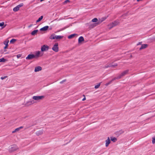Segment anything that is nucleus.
<instances>
[{
	"instance_id": "f257e3e1",
	"label": "nucleus",
	"mask_w": 155,
	"mask_h": 155,
	"mask_svg": "<svg viewBox=\"0 0 155 155\" xmlns=\"http://www.w3.org/2000/svg\"><path fill=\"white\" fill-rule=\"evenodd\" d=\"M18 149V147L16 145H13L11 146V147L9 149V151L10 152H13L16 150Z\"/></svg>"
},
{
	"instance_id": "f03ea898",
	"label": "nucleus",
	"mask_w": 155,
	"mask_h": 155,
	"mask_svg": "<svg viewBox=\"0 0 155 155\" xmlns=\"http://www.w3.org/2000/svg\"><path fill=\"white\" fill-rule=\"evenodd\" d=\"M129 71L128 70H127L124 71H123L117 77V80H118L121 78V77L123 76H125V75L127 74Z\"/></svg>"
},
{
	"instance_id": "7ed1b4c3",
	"label": "nucleus",
	"mask_w": 155,
	"mask_h": 155,
	"mask_svg": "<svg viewBox=\"0 0 155 155\" xmlns=\"http://www.w3.org/2000/svg\"><path fill=\"white\" fill-rule=\"evenodd\" d=\"M106 17H103L101 19H100L99 20L97 23H94L93 26L92 27V28H93L96 25H99L101 23L102 21H104L106 18Z\"/></svg>"
},
{
	"instance_id": "20e7f679",
	"label": "nucleus",
	"mask_w": 155,
	"mask_h": 155,
	"mask_svg": "<svg viewBox=\"0 0 155 155\" xmlns=\"http://www.w3.org/2000/svg\"><path fill=\"white\" fill-rule=\"evenodd\" d=\"M49 48V46L47 45H43L41 46V51L42 52H44L48 51Z\"/></svg>"
},
{
	"instance_id": "39448f33",
	"label": "nucleus",
	"mask_w": 155,
	"mask_h": 155,
	"mask_svg": "<svg viewBox=\"0 0 155 155\" xmlns=\"http://www.w3.org/2000/svg\"><path fill=\"white\" fill-rule=\"evenodd\" d=\"M58 43H55L52 48V49L55 52L58 51Z\"/></svg>"
},
{
	"instance_id": "423d86ee",
	"label": "nucleus",
	"mask_w": 155,
	"mask_h": 155,
	"mask_svg": "<svg viewBox=\"0 0 155 155\" xmlns=\"http://www.w3.org/2000/svg\"><path fill=\"white\" fill-rule=\"evenodd\" d=\"M44 97V96H34L32 98L34 100L38 101L41 100Z\"/></svg>"
},
{
	"instance_id": "0eeeda50",
	"label": "nucleus",
	"mask_w": 155,
	"mask_h": 155,
	"mask_svg": "<svg viewBox=\"0 0 155 155\" xmlns=\"http://www.w3.org/2000/svg\"><path fill=\"white\" fill-rule=\"evenodd\" d=\"M35 103L34 101L32 99H30L29 101L26 102L25 104L26 106H28L29 105L33 104Z\"/></svg>"
},
{
	"instance_id": "6e6552de",
	"label": "nucleus",
	"mask_w": 155,
	"mask_h": 155,
	"mask_svg": "<svg viewBox=\"0 0 155 155\" xmlns=\"http://www.w3.org/2000/svg\"><path fill=\"white\" fill-rule=\"evenodd\" d=\"M119 23V22H118V21H114V22H113L112 23V24H111L110 25V28H112L113 27L117 25H118Z\"/></svg>"
},
{
	"instance_id": "1a4fd4ad",
	"label": "nucleus",
	"mask_w": 155,
	"mask_h": 155,
	"mask_svg": "<svg viewBox=\"0 0 155 155\" xmlns=\"http://www.w3.org/2000/svg\"><path fill=\"white\" fill-rule=\"evenodd\" d=\"M35 58V55L34 54H29L26 57V59L27 60H31Z\"/></svg>"
},
{
	"instance_id": "9d476101",
	"label": "nucleus",
	"mask_w": 155,
	"mask_h": 155,
	"mask_svg": "<svg viewBox=\"0 0 155 155\" xmlns=\"http://www.w3.org/2000/svg\"><path fill=\"white\" fill-rule=\"evenodd\" d=\"M49 28L48 26H46L40 29L41 31H45L47 30Z\"/></svg>"
},
{
	"instance_id": "9b49d317",
	"label": "nucleus",
	"mask_w": 155,
	"mask_h": 155,
	"mask_svg": "<svg viewBox=\"0 0 155 155\" xmlns=\"http://www.w3.org/2000/svg\"><path fill=\"white\" fill-rule=\"evenodd\" d=\"M105 142V146L106 147H107L110 143V140L109 137H108L107 139L106 140Z\"/></svg>"
},
{
	"instance_id": "f8f14e48",
	"label": "nucleus",
	"mask_w": 155,
	"mask_h": 155,
	"mask_svg": "<svg viewBox=\"0 0 155 155\" xmlns=\"http://www.w3.org/2000/svg\"><path fill=\"white\" fill-rule=\"evenodd\" d=\"M42 69V68L40 66L36 67L35 68L34 71L35 72H38L41 71Z\"/></svg>"
},
{
	"instance_id": "ddd939ff",
	"label": "nucleus",
	"mask_w": 155,
	"mask_h": 155,
	"mask_svg": "<svg viewBox=\"0 0 155 155\" xmlns=\"http://www.w3.org/2000/svg\"><path fill=\"white\" fill-rule=\"evenodd\" d=\"M124 130H121L119 131L116 132L115 133V134L119 136L120 134H122V133H124Z\"/></svg>"
},
{
	"instance_id": "4468645a",
	"label": "nucleus",
	"mask_w": 155,
	"mask_h": 155,
	"mask_svg": "<svg viewBox=\"0 0 155 155\" xmlns=\"http://www.w3.org/2000/svg\"><path fill=\"white\" fill-rule=\"evenodd\" d=\"M117 80V78L116 77H115L114 78L110 81H109L108 83H106L105 84L106 86H108V85H109L110 84H111L113 81H114L115 80Z\"/></svg>"
},
{
	"instance_id": "2eb2a0df",
	"label": "nucleus",
	"mask_w": 155,
	"mask_h": 155,
	"mask_svg": "<svg viewBox=\"0 0 155 155\" xmlns=\"http://www.w3.org/2000/svg\"><path fill=\"white\" fill-rule=\"evenodd\" d=\"M84 38L83 36H80L78 38V43H80L84 41Z\"/></svg>"
},
{
	"instance_id": "dca6fc26",
	"label": "nucleus",
	"mask_w": 155,
	"mask_h": 155,
	"mask_svg": "<svg viewBox=\"0 0 155 155\" xmlns=\"http://www.w3.org/2000/svg\"><path fill=\"white\" fill-rule=\"evenodd\" d=\"M148 46V45L147 44H143L141 46V47H140L139 48V50H141L142 49H143L146 48Z\"/></svg>"
},
{
	"instance_id": "f3484780",
	"label": "nucleus",
	"mask_w": 155,
	"mask_h": 155,
	"mask_svg": "<svg viewBox=\"0 0 155 155\" xmlns=\"http://www.w3.org/2000/svg\"><path fill=\"white\" fill-rule=\"evenodd\" d=\"M40 54V51H37L35 55V58H38L39 57Z\"/></svg>"
},
{
	"instance_id": "a211bd4d",
	"label": "nucleus",
	"mask_w": 155,
	"mask_h": 155,
	"mask_svg": "<svg viewBox=\"0 0 155 155\" xmlns=\"http://www.w3.org/2000/svg\"><path fill=\"white\" fill-rule=\"evenodd\" d=\"M43 130H40L36 132V134L37 135L39 136L43 134Z\"/></svg>"
},
{
	"instance_id": "6ab92c4d",
	"label": "nucleus",
	"mask_w": 155,
	"mask_h": 155,
	"mask_svg": "<svg viewBox=\"0 0 155 155\" xmlns=\"http://www.w3.org/2000/svg\"><path fill=\"white\" fill-rule=\"evenodd\" d=\"M38 31L37 29L31 32V34L32 35H35L36 34Z\"/></svg>"
},
{
	"instance_id": "aec40b11",
	"label": "nucleus",
	"mask_w": 155,
	"mask_h": 155,
	"mask_svg": "<svg viewBox=\"0 0 155 155\" xmlns=\"http://www.w3.org/2000/svg\"><path fill=\"white\" fill-rule=\"evenodd\" d=\"M76 35H77V34H71L68 36V39H71L74 38Z\"/></svg>"
},
{
	"instance_id": "412c9836",
	"label": "nucleus",
	"mask_w": 155,
	"mask_h": 155,
	"mask_svg": "<svg viewBox=\"0 0 155 155\" xmlns=\"http://www.w3.org/2000/svg\"><path fill=\"white\" fill-rule=\"evenodd\" d=\"M110 140L114 142H115L117 140V139L115 137H110Z\"/></svg>"
},
{
	"instance_id": "4be33fe9",
	"label": "nucleus",
	"mask_w": 155,
	"mask_h": 155,
	"mask_svg": "<svg viewBox=\"0 0 155 155\" xmlns=\"http://www.w3.org/2000/svg\"><path fill=\"white\" fill-rule=\"evenodd\" d=\"M56 38L55 39H61L63 38V36H60V35H55Z\"/></svg>"
},
{
	"instance_id": "5701e85b",
	"label": "nucleus",
	"mask_w": 155,
	"mask_h": 155,
	"mask_svg": "<svg viewBox=\"0 0 155 155\" xmlns=\"http://www.w3.org/2000/svg\"><path fill=\"white\" fill-rule=\"evenodd\" d=\"M43 16H41L36 21V23H38V22H39V21H41L42 20V19H43Z\"/></svg>"
},
{
	"instance_id": "b1692460",
	"label": "nucleus",
	"mask_w": 155,
	"mask_h": 155,
	"mask_svg": "<svg viewBox=\"0 0 155 155\" xmlns=\"http://www.w3.org/2000/svg\"><path fill=\"white\" fill-rule=\"evenodd\" d=\"M55 35H51L49 37V38L51 39H55L56 38L55 36H54Z\"/></svg>"
},
{
	"instance_id": "393cba45",
	"label": "nucleus",
	"mask_w": 155,
	"mask_h": 155,
	"mask_svg": "<svg viewBox=\"0 0 155 155\" xmlns=\"http://www.w3.org/2000/svg\"><path fill=\"white\" fill-rule=\"evenodd\" d=\"M19 8H18V6H16L15 8H14L13 9V10L14 12H17L19 10Z\"/></svg>"
},
{
	"instance_id": "a878e982",
	"label": "nucleus",
	"mask_w": 155,
	"mask_h": 155,
	"mask_svg": "<svg viewBox=\"0 0 155 155\" xmlns=\"http://www.w3.org/2000/svg\"><path fill=\"white\" fill-rule=\"evenodd\" d=\"M6 61V59L3 58H0V62H4Z\"/></svg>"
},
{
	"instance_id": "bb28decb",
	"label": "nucleus",
	"mask_w": 155,
	"mask_h": 155,
	"mask_svg": "<svg viewBox=\"0 0 155 155\" xmlns=\"http://www.w3.org/2000/svg\"><path fill=\"white\" fill-rule=\"evenodd\" d=\"M4 22H2L0 23V26L2 27V28H5L6 26V25L5 26H4Z\"/></svg>"
},
{
	"instance_id": "cd10ccee",
	"label": "nucleus",
	"mask_w": 155,
	"mask_h": 155,
	"mask_svg": "<svg viewBox=\"0 0 155 155\" xmlns=\"http://www.w3.org/2000/svg\"><path fill=\"white\" fill-rule=\"evenodd\" d=\"M16 41V39L14 38H12L10 40V43H14Z\"/></svg>"
},
{
	"instance_id": "c85d7f7f",
	"label": "nucleus",
	"mask_w": 155,
	"mask_h": 155,
	"mask_svg": "<svg viewBox=\"0 0 155 155\" xmlns=\"http://www.w3.org/2000/svg\"><path fill=\"white\" fill-rule=\"evenodd\" d=\"M112 66V64H107L106 66L104 67L105 68H107L108 67H111Z\"/></svg>"
},
{
	"instance_id": "c756f323",
	"label": "nucleus",
	"mask_w": 155,
	"mask_h": 155,
	"mask_svg": "<svg viewBox=\"0 0 155 155\" xmlns=\"http://www.w3.org/2000/svg\"><path fill=\"white\" fill-rule=\"evenodd\" d=\"M91 21L92 22H97L98 21V19L97 18H95L93 19H92Z\"/></svg>"
},
{
	"instance_id": "7c9ffc66",
	"label": "nucleus",
	"mask_w": 155,
	"mask_h": 155,
	"mask_svg": "<svg viewBox=\"0 0 155 155\" xmlns=\"http://www.w3.org/2000/svg\"><path fill=\"white\" fill-rule=\"evenodd\" d=\"M101 83H99L97 85H96L94 86V88L95 89L98 88L100 86Z\"/></svg>"
},
{
	"instance_id": "2f4dec72",
	"label": "nucleus",
	"mask_w": 155,
	"mask_h": 155,
	"mask_svg": "<svg viewBox=\"0 0 155 155\" xmlns=\"http://www.w3.org/2000/svg\"><path fill=\"white\" fill-rule=\"evenodd\" d=\"M8 42H9V41L8 40H7V41H4V45H8Z\"/></svg>"
},
{
	"instance_id": "473e14b6",
	"label": "nucleus",
	"mask_w": 155,
	"mask_h": 155,
	"mask_svg": "<svg viewBox=\"0 0 155 155\" xmlns=\"http://www.w3.org/2000/svg\"><path fill=\"white\" fill-rule=\"evenodd\" d=\"M23 128V126H21V127H20L18 128H17L16 129V131H19L20 129H22Z\"/></svg>"
},
{
	"instance_id": "72a5a7b5",
	"label": "nucleus",
	"mask_w": 155,
	"mask_h": 155,
	"mask_svg": "<svg viewBox=\"0 0 155 155\" xmlns=\"http://www.w3.org/2000/svg\"><path fill=\"white\" fill-rule=\"evenodd\" d=\"M23 5V3H21L19 4V5H17V6H18V8H19L20 7L22 6Z\"/></svg>"
},
{
	"instance_id": "f704fd0d",
	"label": "nucleus",
	"mask_w": 155,
	"mask_h": 155,
	"mask_svg": "<svg viewBox=\"0 0 155 155\" xmlns=\"http://www.w3.org/2000/svg\"><path fill=\"white\" fill-rule=\"evenodd\" d=\"M70 1L69 0H66L64 1V4H66L68 2H70Z\"/></svg>"
},
{
	"instance_id": "c9c22d12",
	"label": "nucleus",
	"mask_w": 155,
	"mask_h": 155,
	"mask_svg": "<svg viewBox=\"0 0 155 155\" xmlns=\"http://www.w3.org/2000/svg\"><path fill=\"white\" fill-rule=\"evenodd\" d=\"M152 143L154 144L155 143V138H153L152 139Z\"/></svg>"
},
{
	"instance_id": "e433bc0d",
	"label": "nucleus",
	"mask_w": 155,
	"mask_h": 155,
	"mask_svg": "<svg viewBox=\"0 0 155 155\" xmlns=\"http://www.w3.org/2000/svg\"><path fill=\"white\" fill-rule=\"evenodd\" d=\"M21 56V54H18V55H17V57L18 58H19Z\"/></svg>"
},
{
	"instance_id": "4c0bfd02",
	"label": "nucleus",
	"mask_w": 155,
	"mask_h": 155,
	"mask_svg": "<svg viewBox=\"0 0 155 155\" xmlns=\"http://www.w3.org/2000/svg\"><path fill=\"white\" fill-rule=\"evenodd\" d=\"M7 77V76H4V77H1V78L2 80H3L5 79V78H6Z\"/></svg>"
},
{
	"instance_id": "58836bf2",
	"label": "nucleus",
	"mask_w": 155,
	"mask_h": 155,
	"mask_svg": "<svg viewBox=\"0 0 155 155\" xmlns=\"http://www.w3.org/2000/svg\"><path fill=\"white\" fill-rule=\"evenodd\" d=\"M66 81V79H64V80H62V81H61V82H60V83L61 84H62V83H63L64 82H65V81Z\"/></svg>"
},
{
	"instance_id": "ea45409f",
	"label": "nucleus",
	"mask_w": 155,
	"mask_h": 155,
	"mask_svg": "<svg viewBox=\"0 0 155 155\" xmlns=\"http://www.w3.org/2000/svg\"><path fill=\"white\" fill-rule=\"evenodd\" d=\"M117 66V64H115L114 65L112 64V67H113L114 68L115 67Z\"/></svg>"
},
{
	"instance_id": "a19ab883",
	"label": "nucleus",
	"mask_w": 155,
	"mask_h": 155,
	"mask_svg": "<svg viewBox=\"0 0 155 155\" xmlns=\"http://www.w3.org/2000/svg\"><path fill=\"white\" fill-rule=\"evenodd\" d=\"M142 43V42H139V43H138V44H137V45H141Z\"/></svg>"
},
{
	"instance_id": "79ce46f5",
	"label": "nucleus",
	"mask_w": 155,
	"mask_h": 155,
	"mask_svg": "<svg viewBox=\"0 0 155 155\" xmlns=\"http://www.w3.org/2000/svg\"><path fill=\"white\" fill-rule=\"evenodd\" d=\"M83 96H84V98L82 99V101H84L86 100V98L85 97V96L84 95H83Z\"/></svg>"
},
{
	"instance_id": "37998d69",
	"label": "nucleus",
	"mask_w": 155,
	"mask_h": 155,
	"mask_svg": "<svg viewBox=\"0 0 155 155\" xmlns=\"http://www.w3.org/2000/svg\"><path fill=\"white\" fill-rule=\"evenodd\" d=\"M68 26H67L66 27H65L64 28H62V29H61V30H63L64 29H66L67 28H68Z\"/></svg>"
},
{
	"instance_id": "c03bdc74",
	"label": "nucleus",
	"mask_w": 155,
	"mask_h": 155,
	"mask_svg": "<svg viewBox=\"0 0 155 155\" xmlns=\"http://www.w3.org/2000/svg\"><path fill=\"white\" fill-rule=\"evenodd\" d=\"M8 46V45H5V46L4 47V49H6L7 48Z\"/></svg>"
},
{
	"instance_id": "a18cd8bd",
	"label": "nucleus",
	"mask_w": 155,
	"mask_h": 155,
	"mask_svg": "<svg viewBox=\"0 0 155 155\" xmlns=\"http://www.w3.org/2000/svg\"><path fill=\"white\" fill-rule=\"evenodd\" d=\"M33 25L32 24H31L30 25H29V26H28V28H30L31 27V26H32Z\"/></svg>"
},
{
	"instance_id": "49530a36",
	"label": "nucleus",
	"mask_w": 155,
	"mask_h": 155,
	"mask_svg": "<svg viewBox=\"0 0 155 155\" xmlns=\"http://www.w3.org/2000/svg\"><path fill=\"white\" fill-rule=\"evenodd\" d=\"M17 131H16V129H15V130L12 131V133H14L16 132H17Z\"/></svg>"
},
{
	"instance_id": "de8ad7c7",
	"label": "nucleus",
	"mask_w": 155,
	"mask_h": 155,
	"mask_svg": "<svg viewBox=\"0 0 155 155\" xmlns=\"http://www.w3.org/2000/svg\"><path fill=\"white\" fill-rule=\"evenodd\" d=\"M35 124H32V125H31V127H32V126H34Z\"/></svg>"
},
{
	"instance_id": "09e8293b",
	"label": "nucleus",
	"mask_w": 155,
	"mask_h": 155,
	"mask_svg": "<svg viewBox=\"0 0 155 155\" xmlns=\"http://www.w3.org/2000/svg\"><path fill=\"white\" fill-rule=\"evenodd\" d=\"M153 39L155 40V36H154L153 38Z\"/></svg>"
},
{
	"instance_id": "8fccbe9b",
	"label": "nucleus",
	"mask_w": 155,
	"mask_h": 155,
	"mask_svg": "<svg viewBox=\"0 0 155 155\" xmlns=\"http://www.w3.org/2000/svg\"><path fill=\"white\" fill-rule=\"evenodd\" d=\"M51 28H50L49 30H51Z\"/></svg>"
}]
</instances>
